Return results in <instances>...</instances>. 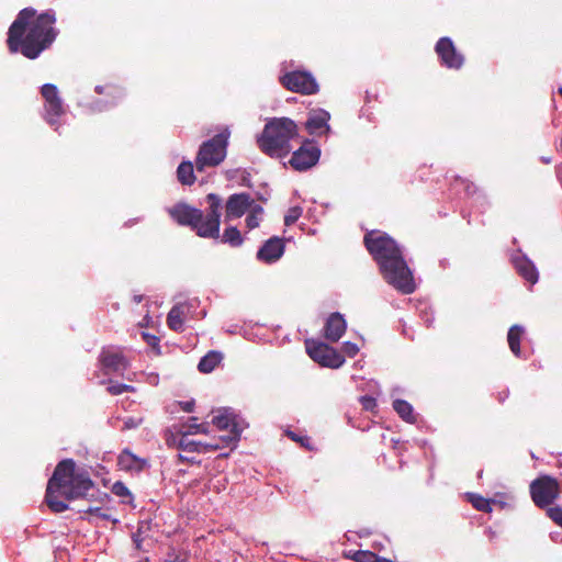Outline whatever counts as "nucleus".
<instances>
[{
	"label": "nucleus",
	"instance_id": "obj_25",
	"mask_svg": "<svg viewBox=\"0 0 562 562\" xmlns=\"http://www.w3.org/2000/svg\"><path fill=\"white\" fill-rule=\"evenodd\" d=\"M393 408L403 420L411 424H414L416 422L414 408L408 402L404 400H395L393 402Z\"/></svg>",
	"mask_w": 562,
	"mask_h": 562
},
{
	"label": "nucleus",
	"instance_id": "obj_17",
	"mask_svg": "<svg viewBox=\"0 0 562 562\" xmlns=\"http://www.w3.org/2000/svg\"><path fill=\"white\" fill-rule=\"evenodd\" d=\"M283 239L277 236L269 238L257 251V259L265 263L277 262L284 254Z\"/></svg>",
	"mask_w": 562,
	"mask_h": 562
},
{
	"label": "nucleus",
	"instance_id": "obj_47",
	"mask_svg": "<svg viewBox=\"0 0 562 562\" xmlns=\"http://www.w3.org/2000/svg\"><path fill=\"white\" fill-rule=\"evenodd\" d=\"M103 90H104V88H103L102 86H97V87H95V91H97L98 93H103Z\"/></svg>",
	"mask_w": 562,
	"mask_h": 562
},
{
	"label": "nucleus",
	"instance_id": "obj_12",
	"mask_svg": "<svg viewBox=\"0 0 562 562\" xmlns=\"http://www.w3.org/2000/svg\"><path fill=\"white\" fill-rule=\"evenodd\" d=\"M321 157V149L312 142H305L299 149L293 151L289 164L299 171H304L315 166Z\"/></svg>",
	"mask_w": 562,
	"mask_h": 562
},
{
	"label": "nucleus",
	"instance_id": "obj_33",
	"mask_svg": "<svg viewBox=\"0 0 562 562\" xmlns=\"http://www.w3.org/2000/svg\"><path fill=\"white\" fill-rule=\"evenodd\" d=\"M134 390V386L124 383H111L108 386V391L112 395H120L124 392H133Z\"/></svg>",
	"mask_w": 562,
	"mask_h": 562
},
{
	"label": "nucleus",
	"instance_id": "obj_10",
	"mask_svg": "<svg viewBox=\"0 0 562 562\" xmlns=\"http://www.w3.org/2000/svg\"><path fill=\"white\" fill-rule=\"evenodd\" d=\"M41 92L45 100V120L50 126H55L58 117L64 113V104L57 87L53 83H45Z\"/></svg>",
	"mask_w": 562,
	"mask_h": 562
},
{
	"label": "nucleus",
	"instance_id": "obj_41",
	"mask_svg": "<svg viewBox=\"0 0 562 562\" xmlns=\"http://www.w3.org/2000/svg\"><path fill=\"white\" fill-rule=\"evenodd\" d=\"M193 406H194L193 402H186V403H183V409L186 412H188V413L192 412Z\"/></svg>",
	"mask_w": 562,
	"mask_h": 562
},
{
	"label": "nucleus",
	"instance_id": "obj_50",
	"mask_svg": "<svg viewBox=\"0 0 562 562\" xmlns=\"http://www.w3.org/2000/svg\"><path fill=\"white\" fill-rule=\"evenodd\" d=\"M544 162L549 164V162H550V159L544 158Z\"/></svg>",
	"mask_w": 562,
	"mask_h": 562
},
{
	"label": "nucleus",
	"instance_id": "obj_20",
	"mask_svg": "<svg viewBox=\"0 0 562 562\" xmlns=\"http://www.w3.org/2000/svg\"><path fill=\"white\" fill-rule=\"evenodd\" d=\"M347 323L340 313H333L326 319L324 326V336L327 340L333 342L338 341L345 334Z\"/></svg>",
	"mask_w": 562,
	"mask_h": 562
},
{
	"label": "nucleus",
	"instance_id": "obj_30",
	"mask_svg": "<svg viewBox=\"0 0 562 562\" xmlns=\"http://www.w3.org/2000/svg\"><path fill=\"white\" fill-rule=\"evenodd\" d=\"M468 497L475 509H477L480 512H484V513L492 512V506H491L490 499H487L481 495L473 494V493L468 494Z\"/></svg>",
	"mask_w": 562,
	"mask_h": 562
},
{
	"label": "nucleus",
	"instance_id": "obj_14",
	"mask_svg": "<svg viewBox=\"0 0 562 562\" xmlns=\"http://www.w3.org/2000/svg\"><path fill=\"white\" fill-rule=\"evenodd\" d=\"M212 423L221 430H229V434L224 437H235L229 446L234 448L243 431V425L237 420L234 412L231 408L218 409L217 414L212 418Z\"/></svg>",
	"mask_w": 562,
	"mask_h": 562
},
{
	"label": "nucleus",
	"instance_id": "obj_15",
	"mask_svg": "<svg viewBox=\"0 0 562 562\" xmlns=\"http://www.w3.org/2000/svg\"><path fill=\"white\" fill-rule=\"evenodd\" d=\"M441 65L451 69H459L464 63L463 56L457 52L450 37H441L435 47Z\"/></svg>",
	"mask_w": 562,
	"mask_h": 562
},
{
	"label": "nucleus",
	"instance_id": "obj_24",
	"mask_svg": "<svg viewBox=\"0 0 562 562\" xmlns=\"http://www.w3.org/2000/svg\"><path fill=\"white\" fill-rule=\"evenodd\" d=\"M177 178L183 186H191L195 181L194 166L191 161H182L177 169Z\"/></svg>",
	"mask_w": 562,
	"mask_h": 562
},
{
	"label": "nucleus",
	"instance_id": "obj_39",
	"mask_svg": "<svg viewBox=\"0 0 562 562\" xmlns=\"http://www.w3.org/2000/svg\"><path fill=\"white\" fill-rule=\"evenodd\" d=\"M360 402L366 411H372L376 405L375 398L369 395L361 396Z\"/></svg>",
	"mask_w": 562,
	"mask_h": 562
},
{
	"label": "nucleus",
	"instance_id": "obj_16",
	"mask_svg": "<svg viewBox=\"0 0 562 562\" xmlns=\"http://www.w3.org/2000/svg\"><path fill=\"white\" fill-rule=\"evenodd\" d=\"M254 204L255 201L248 193L232 194L226 201L225 220L241 217Z\"/></svg>",
	"mask_w": 562,
	"mask_h": 562
},
{
	"label": "nucleus",
	"instance_id": "obj_46",
	"mask_svg": "<svg viewBox=\"0 0 562 562\" xmlns=\"http://www.w3.org/2000/svg\"><path fill=\"white\" fill-rule=\"evenodd\" d=\"M142 300H143V296H142V295H135V296H134V302H135V303H140V302H142Z\"/></svg>",
	"mask_w": 562,
	"mask_h": 562
},
{
	"label": "nucleus",
	"instance_id": "obj_42",
	"mask_svg": "<svg viewBox=\"0 0 562 562\" xmlns=\"http://www.w3.org/2000/svg\"><path fill=\"white\" fill-rule=\"evenodd\" d=\"M179 460L181 461H187V462H190V463H195L196 461L193 459V458H190V457H187V456H183V454H179L178 456Z\"/></svg>",
	"mask_w": 562,
	"mask_h": 562
},
{
	"label": "nucleus",
	"instance_id": "obj_8",
	"mask_svg": "<svg viewBox=\"0 0 562 562\" xmlns=\"http://www.w3.org/2000/svg\"><path fill=\"white\" fill-rule=\"evenodd\" d=\"M530 495L538 507H547L558 498L559 483L554 477L542 475L531 482Z\"/></svg>",
	"mask_w": 562,
	"mask_h": 562
},
{
	"label": "nucleus",
	"instance_id": "obj_18",
	"mask_svg": "<svg viewBox=\"0 0 562 562\" xmlns=\"http://www.w3.org/2000/svg\"><path fill=\"white\" fill-rule=\"evenodd\" d=\"M329 120V112L323 109L313 110L308 114L305 127L311 135L321 136L330 131V126L328 124Z\"/></svg>",
	"mask_w": 562,
	"mask_h": 562
},
{
	"label": "nucleus",
	"instance_id": "obj_22",
	"mask_svg": "<svg viewBox=\"0 0 562 562\" xmlns=\"http://www.w3.org/2000/svg\"><path fill=\"white\" fill-rule=\"evenodd\" d=\"M117 464L121 470L139 472L145 468L146 460L124 449L117 458Z\"/></svg>",
	"mask_w": 562,
	"mask_h": 562
},
{
	"label": "nucleus",
	"instance_id": "obj_2",
	"mask_svg": "<svg viewBox=\"0 0 562 562\" xmlns=\"http://www.w3.org/2000/svg\"><path fill=\"white\" fill-rule=\"evenodd\" d=\"M364 245L389 284L403 294H411L416 290L413 271L404 259L403 249L392 237L380 231H372L366 234Z\"/></svg>",
	"mask_w": 562,
	"mask_h": 562
},
{
	"label": "nucleus",
	"instance_id": "obj_49",
	"mask_svg": "<svg viewBox=\"0 0 562 562\" xmlns=\"http://www.w3.org/2000/svg\"><path fill=\"white\" fill-rule=\"evenodd\" d=\"M559 93L562 95V87L559 88Z\"/></svg>",
	"mask_w": 562,
	"mask_h": 562
},
{
	"label": "nucleus",
	"instance_id": "obj_13",
	"mask_svg": "<svg viewBox=\"0 0 562 562\" xmlns=\"http://www.w3.org/2000/svg\"><path fill=\"white\" fill-rule=\"evenodd\" d=\"M99 361L106 373H115L123 375L124 371L130 367V362L119 347L103 348Z\"/></svg>",
	"mask_w": 562,
	"mask_h": 562
},
{
	"label": "nucleus",
	"instance_id": "obj_5",
	"mask_svg": "<svg viewBox=\"0 0 562 562\" xmlns=\"http://www.w3.org/2000/svg\"><path fill=\"white\" fill-rule=\"evenodd\" d=\"M299 137L296 123L289 117L269 119L257 136V145L270 157L282 158L292 150L291 142Z\"/></svg>",
	"mask_w": 562,
	"mask_h": 562
},
{
	"label": "nucleus",
	"instance_id": "obj_28",
	"mask_svg": "<svg viewBox=\"0 0 562 562\" xmlns=\"http://www.w3.org/2000/svg\"><path fill=\"white\" fill-rule=\"evenodd\" d=\"M244 239L240 235V232L235 226H231L224 229L222 235V243L228 244L232 247H239L243 244Z\"/></svg>",
	"mask_w": 562,
	"mask_h": 562
},
{
	"label": "nucleus",
	"instance_id": "obj_36",
	"mask_svg": "<svg viewBox=\"0 0 562 562\" xmlns=\"http://www.w3.org/2000/svg\"><path fill=\"white\" fill-rule=\"evenodd\" d=\"M359 347L357 344L351 341H345L342 344V352L349 358H353L359 352Z\"/></svg>",
	"mask_w": 562,
	"mask_h": 562
},
{
	"label": "nucleus",
	"instance_id": "obj_19",
	"mask_svg": "<svg viewBox=\"0 0 562 562\" xmlns=\"http://www.w3.org/2000/svg\"><path fill=\"white\" fill-rule=\"evenodd\" d=\"M193 304L190 302H182L176 304L167 316V325L170 329L181 333L184 330V324L189 318Z\"/></svg>",
	"mask_w": 562,
	"mask_h": 562
},
{
	"label": "nucleus",
	"instance_id": "obj_29",
	"mask_svg": "<svg viewBox=\"0 0 562 562\" xmlns=\"http://www.w3.org/2000/svg\"><path fill=\"white\" fill-rule=\"evenodd\" d=\"M262 213L263 209L259 204L255 203L246 217V225L249 229H254L259 226Z\"/></svg>",
	"mask_w": 562,
	"mask_h": 562
},
{
	"label": "nucleus",
	"instance_id": "obj_6",
	"mask_svg": "<svg viewBox=\"0 0 562 562\" xmlns=\"http://www.w3.org/2000/svg\"><path fill=\"white\" fill-rule=\"evenodd\" d=\"M229 131L225 130L203 142L195 158V169L199 172L217 167L227 155Z\"/></svg>",
	"mask_w": 562,
	"mask_h": 562
},
{
	"label": "nucleus",
	"instance_id": "obj_48",
	"mask_svg": "<svg viewBox=\"0 0 562 562\" xmlns=\"http://www.w3.org/2000/svg\"><path fill=\"white\" fill-rule=\"evenodd\" d=\"M465 190H467V193H468V194H472V193H474V190H473V191H471V186H470V184H467V186H465Z\"/></svg>",
	"mask_w": 562,
	"mask_h": 562
},
{
	"label": "nucleus",
	"instance_id": "obj_45",
	"mask_svg": "<svg viewBox=\"0 0 562 562\" xmlns=\"http://www.w3.org/2000/svg\"><path fill=\"white\" fill-rule=\"evenodd\" d=\"M376 562H394V561H392V560H390V559H386V558H380V557H378V561H376Z\"/></svg>",
	"mask_w": 562,
	"mask_h": 562
},
{
	"label": "nucleus",
	"instance_id": "obj_34",
	"mask_svg": "<svg viewBox=\"0 0 562 562\" xmlns=\"http://www.w3.org/2000/svg\"><path fill=\"white\" fill-rule=\"evenodd\" d=\"M87 514H90L93 517L100 518L102 520H109L111 518L110 514L106 509L97 506H90L85 510Z\"/></svg>",
	"mask_w": 562,
	"mask_h": 562
},
{
	"label": "nucleus",
	"instance_id": "obj_23",
	"mask_svg": "<svg viewBox=\"0 0 562 562\" xmlns=\"http://www.w3.org/2000/svg\"><path fill=\"white\" fill-rule=\"evenodd\" d=\"M135 548L139 551H148L151 546V539L149 538V525L142 522L136 532L132 536Z\"/></svg>",
	"mask_w": 562,
	"mask_h": 562
},
{
	"label": "nucleus",
	"instance_id": "obj_21",
	"mask_svg": "<svg viewBox=\"0 0 562 562\" xmlns=\"http://www.w3.org/2000/svg\"><path fill=\"white\" fill-rule=\"evenodd\" d=\"M517 272L528 282L535 284L538 282L539 273L533 262L525 255L518 252L512 259Z\"/></svg>",
	"mask_w": 562,
	"mask_h": 562
},
{
	"label": "nucleus",
	"instance_id": "obj_4",
	"mask_svg": "<svg viewBox=\"0 0 562 562\" xmlns=\"http://www.w3.org/2000/svg\"><path fill=\"white\" fill-rule=\"evenodd\" d=\"M206 199L210 206L205 215L186 203L176 204L168 209V213L179 225L190 226L200 237L218 238L222 201L214 193L207 194Z\"/></svg>",
	"mask_w": 562,
	"mask_h": 562
},
{
	"label": "nucleus",
	"instance_id": "obj_44",
	"mask_svg": "<svg viewBox=\"0 0 562 562\" xmlns=\"http://www.w3.org/2000/svg\"><path fill=\"white\" fill-rule=\"evenodd\" d=\"M289 436H290L293 440H295V441H299V440H300V441L303 443V440H302V439H300V438H297L293 432H291V431H290V432H289Z\"/></svg>",
	"mask_w": 562,
	"mask_h": 562
},
{
	"label": "nucleus",
	"instance_id": "obj_11",
	"mask_svg": "<svg viewBox=\"0 0 562 562\" xmlns=\"http://www.w3.org/2000/svg\"><path fill=\"white\" fill-rule=\"evenodd\" d=\"M189 435L183 432L182 437L179 439L178 448L186 452H198V453H206L210 451H216L231 446V442L234 440L233 437H218L213 438L209 442L194 441L189 439Z\"/></svg>",
	"mask_w": 562,
	"mask_h": 562
},
{
	"label": "nucleus",
	"instance_id": "obj_7",
	"mask_svg": "<svg viewBox=\"0 0 562 562\" xmlns=\"http://www.w3.org/2000/svg\"><path fill=\"white\" fill-rule=\"evenodd\" d=\"M307 355L322 367L338 369L345 363V358L334 347L316 340H306Z\"/></svg>",
	"mask_w": 562,
	"mask_h": 562
},
{
	"label": "nucleus",
	"instance_id": "obj_3",
	"mask_svg": "<svg viewBox=\"0 0 562 562\" xmlns=\"http://www.w3.org/2000/svg\"><path fill=\"white\" fill-rule=\"evenodd\" d=\"M93 487V482L85 471L76 472L72 459L60 461L47 483L45 501L54 513L68 509L65 501H72L87 495Z\"/></svg>",
	"mask_w": 562,
	"mask_h": 562
},
{
	"label": "nucleus",
	"instance_id": "obj_43",
	"mask_svg": "<svg viewBox=\"0 0 562 562\" xmlns=\"http://www.w3.org/2000/svg\"><path fill=\"white\" fill-rule=\"evenodd\" d=\"M106 89L109 90L108 94H114V93L122 94L121 91L115 87H108Z\"/></svg>",
	"mask_w": 562,
	"mask_h": 562
},
{
	"label": "nucleus",
	"instance_id": "obj_31",
	"mask_svg": "<svg viewBox=\"0 0 562 562\" xmlns=\"http://www.w3.org/2000/svg\"><path fill=\"white\" fill-rule=\"evenodd\" d=\"M302 215V209L300 206H293L289 209L284 216V224L286 226L293 225Z\"/></svg>",
	"mask_w": 562,
	"mask_h": 562
},
{
	"label": "nucleus",
	"instance_id": "obj_35",
	"mask_svg": "<svg viewBox=\"0 0 562 562\" xmlns=\"http://www.w3.org/2000/svg\"><path fill=\"white\" fill-rule=\"evenodd\" d=\"M547 515L560 527H562V507L554 506L547 510Z\"/></svg>",
	"mask_w": 562,
	"mask_h": 562
},
{
	"label": "nucleus",
	"instance_id": "obj_51",
	"mask_svg": "<svg viewBox=\"0 0 562 562\" xmlns=\"http://www.w3.org/2000/svg\"><path fill=\"white\" fill-rule=\"evenodd\" d=\"M138 562H148V559H145V560H142V561H138Z\"/></svg>",
	"mask_w": 562,
	"mask_h": 562
},
{
	"label": "nucleus",
	"instance_id": "obj_40",
	"mask_svg": "<svg viewBox=\"0 0 562 562\" xmlns=\"http://www.w3.org/2000/svg\"><path fill=\"white\" fill-rule=\"evenodd\" d=\"M142 424V418L128 417L124 420L123 429H134Z\"/></svg>",
	"mask_w": 562,
	"mask_h": 562
},
{
	"label": "nucleus",
	"instance_id": "obj_38",
	"mask_svg": "<svg viewBox=\"0 0 562 562\" xmlns=\"http://www.w3.org/2000/svg\"><path fill=\"white\" fill-rule=\"evenodd\" d=\"M112 491L115 495L121 497H125L131 494L128 488L122 482L114 483Z\"/></svg>",
	"mask_w": 562,
	"mask_h": 562
},
{
	"label": "nucleus",
	"instance_id": "obj_32",
	"mask_svg": "<svg viewBox=\"0 0 562 562\" xmlns=\"http://www.w3.org/2000/svg\"><path fill=\"white\" fill-rule=\"evenodd\" d=\"M196 418H192V423H189L186 426V435H194V434H206L207 427L204 424H196Z\"/></svg>",
	"mask_w": 562,
	"mask_h": 562
},
{
	"label": "nucleus",
	"instance_id": "obj_1",
	"mask_svg": "<svg viewBox=\"0 0 562 562\" xmlns=\"http://www.w3.org/2000/svg\"><path fill=\"white\" fill-rule=\"evenodd\" d=\"M36 11L25 8L20 11L8 32V46L11 53H22L30 59L37 58L56 38L57 31L54 11L35 16Z\"/></svg>",
	"mask_w": 562,
	"mask_h": 562
},
{
	"label": "nucleus",
	"instance_id": "obj_26",
	"mask_svg": "<svg viewBox=\"0 0 562 562\" xmlns=\"http://www.w3.org/2000/svg\"><path fill=\"white\" fill-rule=\"evenodd\" d=\"M524 331H525V329L520 325H514L508 330V335H507L508 345H509L512 352L516 357H520V345L519 344H520V338H521Z\"/></svg>",
	"mask_w": 562,
	"mask_h": 562
},
{
	"label": "nucleus",
	"instance_id": "obj_9",
	"mask_svg": "<svg viewBox=\"0 0 562 562\" xmlns=\"http://www.w3.org/2000/svg\"><path fill=\"white\" fill-rule=\"evenodd\" d=\"M282 85L290 91L313 94L318 91V85L312 74L294 70L281 78Z\"/></svg>",
	"mask_w": 562,
	"mask_h": 562
},
{
	"label": "nucleus",
	"instance_id": "obj_27",
	"mask_svg": "<svg viewBox=\"0 0 562 562\" xmlns=\"http://www.w3.org/2000/svg\"><path fill=\"white\" fill-rule=\"evenodd\" d=\"M222 356L217 351H210L201 358L198 369L200 372L210 373L221 362Z\"/></svg>",
	"mask_w": 562,
	"mask_h": 562
},
{
	"label": "nucleus",
	"instance_id": "obj_37",
	"mask_svg": "<svg viewBox=\"0 0 562 562\" xmlns=\"http://www.w3.org/2000/svg\"><path fill=\"white\" fill-rule=\"evenodd\" d=\"M357 562H376L378 555L370 551H359L356 554Z\"/></svg>",
	"mask_w": 562,
	"mask_h": 562
}]
</instances>
